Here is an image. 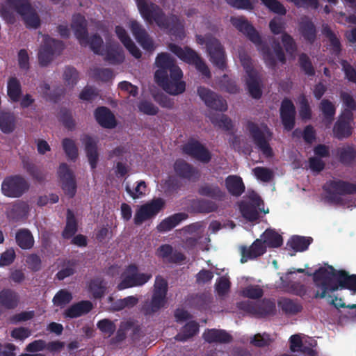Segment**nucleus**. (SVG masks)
Returning a JSON list of instances; mask_svg holds the SVG:
<instances>
[{
    "label": "nucleus",
    "instance_id": "obj_28",
    "mask_svg": "<svg viewBox=\"0 0 356 356\" xmlns=\"http://www.w3.org/2000/svg\"><path fill=\"white\" fill-rule=\"evenodd\" d=\"M115 32L118 39L129 52L136 58H140L142 56L141 51L131 39L127 31L122 26L118 25L115 26Z\"/></svg>",
    "mask_w": 356,
    "mask_h": 356
},
{
    "label": "nucleus",
    "instance_id": "obj_30",
    "mask_svg": "<svg viewBox=\"0 0 356 356\" xmlns=\"http://www.w3.org/2000/svg\"><path fill=\"white\" fill-rule=\"evenodd\" d=\"M94 115L98 124L104 128L113 129L116 126V120L111 110L105 106L95 109Z\"/></svg>",
    "mask_w": 356,
    "mask_h": 356
},
{
    "label": "nucleus",
    "instance_id": "obj_46",
    "mask_svg": "<svg viewBox=\"0 0 356 356\" xmlns=\"http://www.w3.org/2000/svg\"><path fill=\"white\" fill-rule=\"evenodd\" d=\"M78 230V224L75 216L70 209L67 210L66 225L62 232V236L65 239L71 238Z\"/></svg>",
    "mask_w": 356,
    "mask_h": 356
},
{
    "label": "nucleus",
    "instance_id": "obj_37",
    "mask_svg": "<svg viewBox=\"0 0 356 356\" xmlns=\"http://www.w3.org/2000/svg\"><path fill=\"white\" fill-rule=\"evenodd\" d=\"M24 22L26 26L29 29H38L40 27L41 22L36 10L29 4V8L24 9L22 12H17Z\"/></svg>",
    "mask_w": 356,
    "mask_h": 356
},
{
    "label": "nucleus",
    "instance_id": "obj_63",
    "mask_svg": "<svg viewBox=\"0 0 356 356\" xmlns=\"http://www.w3.org/2000/svg\"><path fill=\"white\" fill-rule=\"evenodd\" d=\"M92 76L97 81L107 82L113 78V72L109 68L96 67L92 70Z\"/></svg>",
    "mask_w": 356,
    "mask_h": 356
},
{
    "label": "nucleus",
    "instance_id": "obj_11",
    "mask_svg": "<svg viewBox=\"0 0 356 356\" xmlns=\"http://www.w3.org/2000/svg\"><path fill=\"white\" fill-rule=\"evenodd\" d=\"M238 307L259 317L273 316L276 313L275 301L266 298L257 303H253L250 301L241 302L238 303Z\"/></svg>",
    "mask_w": 356,
    "mask_h": 356
},
{
    "label": "nucleus",
    "instance_id": "obj_42",
    "mask_svg": "<svg viewBox=\"0 0 356 356\" xmlns=\"http://www.w3.org/2000/svg\"><path fill=\"white\" fill-rule=\"evenodd\" d=\"M312 241V237L296 235L288 241L286 245L295 252H304L308 249Z\"/></svg>",
    "mask_w": 356,
    "mask_h": 356
},
{
    "label": "nucleus",
    "instance_id": "obj_23",
    "mask_svg": "<svg viewBox=\"0 0 356 356\" xmlns=\"http://www.w3.org/2000/svg\"><path fill=\"white\" fill-rule=\"evenodd\" d=\"M71 27L76 38L82 47H87L86 39L88 37V23L85 17L81 14L74 15L72 17Z\"/></svg>",
    "mask_w": 356,
    "mask_h": 356
},
{
    "label": "nucleus",
    "instance_id": "obj_3",
    "mask_svg": "<svg viewBox=\"0 0 356 356\" xmlns=\"http://www.w3.org/2000/svg\"><path fill=\"white\" fill-rule=\"evenodd\" d=\"M232 25L243 35H245L257 47L261 53L266 65L275 69L277 66L276 60L268 45L264 42L259 32L254 27L243 17H231Z\"/></svg>",
    "mask_w": 356,
    "mask_h": 356
},
{
    "label": "nucleus",
    "instance_id": "obj_26",
    "mask_svg": "<svg viewBox=\"0 0 356 356\" xmlns=\"http://www.w3.org/2000/svg\"><path fill=\"white\" fill-rule=\"evenodd\" d=\"M266 245L261 239H256L250 247L245 245L241 248V263L244 264L263 255L266 252Z\"/></svg>",
    "mask_w": 356,
    "mask_h": 356
},
{
    "label": "nucleus",
    "instance_id": "obj_47",
    "mask_svg": "<svg viewBox=\"0 0 356 356\" xmlns=\"http://www.w3.org/2000/svg\"><path fill=\"white\" fill-rule=\"evenodd\" d=\"M263 244L269 248H279L282 245V236L275 230L268 229L261 235Z\"/></svg>",
    "mask_w": 356,
    "mask_h": 356
},
{
    "label": "nucleus",
    "instance_id": "obj_48",
    "mask_svg": "<svg viewBox=\"0 0 356 356\" xmlns=\"http://www.w3.org/2000/svg\"><path fill=\"white\" fill-rule=\"evenodd\" d=\"M199 332V324L191 321L188 322L180 332L175 336V339L179 341H186L195 336Z\"/></svg>",
    "mask_w": 356,
    "mask_h": 356
},
{
    "label": "nucleus",
    "instance_id": "obj_34",
    "mask_svg": "<svg viewBox=\"0 0 356 356\" xmlns=\"http://www.w3.org/2000/svg\"><path fill=\"white\" fill-rule=\"evenodd\" d=\"M22 163L24 170L33 179L41 183L46 179V173L40 167L36 165L28 156L22 157Z\"/></svg>",
    "mask_w": 356,
    "mask_h": 356
},
{
    "label": "nucleus",
    "instance_id": "obj_1",
    "mask_svg": "<svg viewBox=\"0 0 356 356\" xmlns=\"http://www.w3.org/2000/svg\"><path fill=\"white\" fill-rule=\"evenodd\" d=\"M307 275H312L314 285L318 288L315 298L331 297L330 293L339 289L356 291V274L350 275L345 270H336L328 265L327 268L320 267L313 274L307 273Z\"/></svg>",
    "mask_w": 356,
    "mask_h": 356
},
{
    "label": "nucleus",
    "instance_id": "obj_8",
    "mask_svg": "<svg viewBox=\"0 0 356 356\" xmlns=\"http://www.w3.org/2000/svg\"><path fill=\"white\" fill-rule=\"evenodd\" d=\"M152 275L151 273H138L136 264H130L122 274V280L118 284V290H123L134 286H140L147 283Z\"/></svg>",
    "mask_w": 356,
    "mask_h": 356
},
{
    "label": "nucleus",
    "instance_id": "obj_56",
    "mask_svg": "<svg viewBox=\"0 0 356 356\" xmlns=\"http://www.w3.org/2000/svg\"><path fill=\"white\" fill-rule=\"evenodd\" d=\"M63 149L67 156L72 161H74L78 157V148L74 141L68 138H65L62 140Z\"/></svg>",
    "mask_w": 356,
    "mask_h": 356
},
{
    "label": "nucleus",
    "instance_id": "obj_61",
    "mask_svg": "<svg viewBox=\"0 0 356 356\" xmlns=\"http://www.w3.org/2000/svg\"><path fill=\"white\" fill-rule=\"evenodd\" d=\"M97 328L107 337H111L116 330V325L115 323L108 318H104L99 321L97 323Z\"/></svg>",
    "mask_w": 356,
    "mask_h": 356
},
{
    "label": "nucleus",
    "instance_id": "obj_5",
    "mask_svg": "<svg viewBox=\"0 0 356 356\" xmlns=\"http://www.w3.org/2000/svg\"><path fill=\"white\" fill-rule=\"evenodd\" d=\"M168 286L167 281L161 275L156 277L152 296L150 300H145L140 309L141 313L150 316L158 312L167 303Z\"/></svg>",
    "mask_w": 356,
    "mask_h": 356
},
{
    "label": "nucleus",
    "instance_id": "obj_41",
    "mask_svg": "<svg viewBox=\"0 0 356 356\" xmlns=\"http://www.w3.org/2000/svg\"><path fill=\"white\" fill-rule=\"evenodd\" d=\"M245 82L250 95L254 99H260L262 95V90L258 72L248 75Z\"/></svg>",
    "mask_w": 356,
    "mask_h": 356
},
{
    "label": "nucleus",
    "instance_id": "obj_25",
    "mask_svg": "<svg viewBox=\"0 0 356 356\" xmlns=\"http://www.w3.org/2000/svg\"><path fill=\"white\" fill-rule=\"evenodd\" d=\"M197 193L202 197H207L214 201L221 202L226 197V193L214 183L204 182L197 188Z\"/></svg>",
    "mask_w": 356,
    "mask_h": 356
},
{
    "label": "nucleus",
    "instance_id": "obj_12",
    "mask_svg": "<svg viewBox=\"0 0 356 356\" xmlns=\"http://www.w3.org/2000/svg\"><path fill=\"white\" fill-rule=\"evenodd\" d=\"M165 202L158 197L141 205L136 211L134 222L136 225H140L145 221L155 216L164 207Z\"/></svg>",
    "mask_w": 356,
    "mask_h": 356
},
{
    "label": "nucleus",
    "instance_id": "obj_55",
    "mask_svg": "<svg viewBox=\"0 0 356 356\" xmlns=\"http://www.w3.org/2000/svg\"><path fill=\"white\" fill-rule=\"evenodd\" d=\"M133 326V323L131 321H122L120 323L116 334L111 339V344H117L122 342L127 337V332Z\"/></svg>",
    "mask_w": 356,
    "mask_h": 356
},
{
    "label": "nucleus",
    "instance_id": "obj_57",
    "mask_svg": "<svg viewBox=\"0 0 356 356\" xmlns=\"http://www.w3.org/2000/svg\"><path fill=\"white\" fill-rule=\"evenodd\" d=\"M72 300V295L66 289L59 290L54 296L52 302L55 306L63 307Z\"/></svg>",
    "mask_w": 356,
    "mask_h": 356
},
{
    "label": "nucleus",
    "instance_id": "obj_35",
    "mask_svg": "<svg viewBox=\"0 0 356 356\" xmlns=\"http://www.w3.org/2000/svg\"><path fill=\"white\" fill-rule=\"evenodd\" d=\"M225 183L227 191L233 196L238 197L245 191V184L239 176L229 175L226 177Z\"/></svg>",
    "mask_w": 356,
    "mask_h": 356
},
{
    "label": "nucleus",
    "instance_id": "obj_32",
    "mask_svg": "<svg viewBox=\"0 0 356 356\" xmlns=\"http://www.w3.org/2000/svg\"><path fill=\"white\" fill-rule=\"evenodd\" d=\"M93 307L89 300H81L73 304L64 312L65 318H74L89 313Z\"/></svg>",
    "mask_w": 356,
    "mask_h": 356
},
{
    "label": "nucleus",
    "instance_id": "obj_33",
    "mask_svg": "<svg viewBox=\"0 0 356 356\" xmlns=\"http://www.w3.org/2000/svg\"><path fill=\"white\" fill-rule=\"evenodd\" d=\"M85 145L86 155L92 170L97 168L99 154L97 152V142L90 136L86 135L82 139Z\"/></svg>",
    "mask_w": 356,
    "mask_h": 356
},
{
    "label": "nucleus",
    "instance_id": "obj_53",
    "mask_svg": "<svg viewBox=\"0 0 356 356\" xmlns=\"http://www.w3.org/2000/svg\"><path fill=\"white\" fill-rule=\"evenodd\" d=\"M76 260H68L66 263L64 264L62 268L56 273V278L59 280H63L66 277L74 275L76 272Z\"/></svg>",
    "mask_w": 356,
    "mask_h": 356
},
{
    "label": "nucleus",
    "instance_id": "obj_43",
    "mask_svg": "<svg viewBox=\"0 0 356 356\" xmlns=\"http://www.w3.org/2000/svg\"><path fill=\"white\" fill-rule=\"evenodd\" d=\"M193 207L195 211L199 213H209L218 209V205L214 201L204 198L194 200Z\"/></svg>",
    "mask_w": 356,
    "mask_h": 356
},
{
    "label": "nucleus",
    "instance_id": "obj_19",
    "mask_svg": "<svg viewBox=\"0 0 356 356\" xmlns=\"http://www.w3.org/2000/svg\"><path fill=\"white\" fill-rule=\"evenodd\" d=\"M247 129L250 132L254 144L261 151L266 157H272L273 151L268 141L266 140L264 133L259 129V126L251 121L247 124Z\"/></svg>",
    "mask_w": 356,
    "mask_h": 356
},
{
    "label": "nucleus",
    "instance_id": "obj_31",
    "mask_svg": "<svg viewBox=\"0 0 356 356\" xmlns=\"http://www.w3.org/2000/svg\"><path fill=\"white\" fill-rule=\"evenodd\" d=\"M203 338L209 343H228L233 339L232 336L226 330L218 329H207L203 333Z\"/></svg>",
    "mask_w": 356,
    "mask_h": 356
},
{
    "label": "nucleus",
    "instance_id": "obj_24",
    "mask_svg": "<svg viewBox=\"0 0 356 356\" xmlns=\"http://www.w3.org/2000/svg\"><path fill=\"white\" fill-rule=\"evenodd\" d=\"M251 202H241L240 204V211L244 218L250 222L258 220L259 214L257 207L263 204L261 198L257 195H253L250 197Z\"/></svg>",
    "mask_w": 356,
    "mask_h": 356
},
{
    "label": "nucleus",
    "instance_id": "obj_6",
    "mask_svg": "<svg viewBox=\"0 0 356 356\" xmlns=\"http://www.w3.org/2000/svg\"><path fill=\"white\" fill-rule=\"evenodd\" d=\"M326 199L332 204L346 206L348 203L341 195L356 194V184L341 179L330 180L323 186Z\"/></svg>",
    "mask_w": 356,
    "mask_h": 356
},
{
    "label": "nucleus",
    "instance_id": "obj_4",
    "mask_svg": "<svg viewBox=\"0 0 356 356\" xmlns=\"http://www.w3.org/2000/svg\"><path fill=\"white\" fill-rule=\"evenodd\" d=\"M195 38L198 44L205 45L207 53L213 65L222 71L226 70V53L220 40L211 33L196 35Z\"/></svg>",
    "mask_w": 356,
    "mask_h": 356
},
{
    "label": "nucleus",
    "instance_id": "obj_2",
    "mask_svg": "<svg viewBox=\"0 0 356 356\" xmlns=\"http://www.w3.org/2000/svg\"><path fill=\"white\" fill-rule=\"evenodd\" d=\"M136 3L140 14L147 22H155L161 29L175 36H184V24L177 15H167L159 6L152 2L147 3L146 0H136Z\"/></svg>",
    "mask_w": 356,
    "mask_h": 356
},
{
    "label": "nucleus",
    "instance_id": "obj_18",
    "mask_svg": "<svg viewBox=\"0 0 356 356\" xmlns=\"http://www.w3.org/2000/svg\"><path fill=\"white\" fill-rule=\"evenodd\" d=\"M182 151L185 154L204 163L211 159L210 151L196 140H189L183 145Z\"/></svg>",
    "mask_w": 356,
    "mask_h": 356
},
{
    "label": "nucleus",
    "instance_id": "obj_39",
    "mask_svg": "<svg viewBox=\"0 0 356 356\" xmlns=\"http://www.w3.org/2000/svg\"><path fill=\"white\" fill-rule=\"evenodd\" d=\"M17 124V118L12 112L0 111V129L6 134L13 133Z\"/></svg>",
    "mask_w": 356,
    "mask_h": 356
},
{
    "label": "nucleus",
    "instance_id": "obj_14",
    "mask_svg": "<svg viewBox=\"0 0 356 356\" xmlns=\"http://www.w3.org/2000/svg\"><path fill=\"white\" fill-rule=\"evenodd\" d=\"M155 63L158 70L155 72V81L163 78L172 73L173 76H178L180 67L175 64V60L168 53L159 54L156 58Z\"/></svg>",
    "mask_w": 356,
    "mask_h": 356
},
{
    "label": "nucleus",
    "instance_id": "obj_10",
    "mask_svg": "<svg viewBox=\"0 0 356 356\" xmlns=\"http://www.w3.org/2000/svg\"><path fill=\"white\" fill-rule=\"evenodd\" d=\"M64 49V43L51 38H45L38 51V62L42 67L47 66L56 54H60Z\"/></svg>",
    "mask_w": 356,
    "mask_h": 356
},
{
    "label": "nucleus",
    "instance_id": "obj_38",
    "mask_svg": "<svg viewBox=\"0 0 356 356\" xmlns=\"http://www.w3.org/2000/svg\"><path fill=\"white\" fill-rule=\"evenodd\" d=\"M277 305L282 312L287 316L296 315L302 310V306L297 300L287 298H280Z\"/></svg>",
    "mask_w": 356,
    "mask_h": 356
},
{
    "label": "nucleus",
    "instance_id": "obj_49",
    "mask_svg": "<svg viewBox=\"0 0 356 356\" xmlns=\"http://www.w3.org/2000/svg\"><path fill=\"white\" fill-rule=\"evenodd\" d=\"M17 245L24 250L31 249L34 245V239L29 229H19L15 236Z\"/></svg>",
    "mask_w": 356,
    "mask_h": 356
},
{
    "label": "nucleus",
    "instance_id": "obj_51",
    "mask_svg": "<svg viewBox=\"0 0 356 356\" xmlns=\"http://www.w3.org/2000/svg\"><path fill=\"white\" fill-rule=\"evenodd\" d=\"M322 33L329 40L334 54L339 55L341 51V44L337 35L327 24L323 25Z\"/></svg>",
    "mask_w": 356,
    "mask_h": 356
},
{
    "label": "nucleus",
    "instance_id": "obj_15",
    "mask_svg": "<svg viewBox=\"0 0 356 356\" xmlns=\"http://www.w3.org/2000/svg\"><path fill=\"white\" fill-rule=\"evenodd\" d=\"M178 76H173L172 73L168 74L156 82L161 86L167 93L172 95H177L183 93L186 90V83L181 81L183 76V73L179 69Z\"/></svg>",
    "mask_w": 356,
    "mask_h": 356
},
{
    "label": "nucleus",
    "instance_id": "obj_9",
    "mask_svg": "<svg viewBox=\"0 0 356 356\" xmlns=\"http://www.w3.org/2000/svg\"><path fill=\"white\" fill-rule=\"evenodd\" d=\"M29 184L21 175L6 177L1 184L2 193L8 197H19L28 189Z\"/></svg>",
    "mask_w": 356,
    "mask_h": 356
},
{
    "label": "nucleus",
    "instance_id": "obj_54",
    "mask_svg": "<svg viewBox=\"0 0 356 356\" xmlns=\"http://www.w3.org/2000/svg\"><path fill=\"white\" fill-rule=\"evenodd\" d=\"M87 46H89L91 50L97 55H104L102 49L104 41L102 38L97 33L88 37L86 39Z\"/></svg>",
    "mask_w": 356,
    "mask_h": 356
},
{
    "label": "nucleus",
    "instance_id": "obj_17",
    "mask_svg": "<svg viewBox=\"0 0 356 356\" xmlns=\"http://www.w3.org/2000/svg\"><path fill=\"white\" fill-rule=\"evenodd\" d=\"M58 177L61 183V188L69 198H73L76 193V182L73 172L68 165L63 163L58 170Z\"/></svg>",
    "mask_w": 356,
    "mask_h": 356
},
{
    "label": "nucleus",
    "instance_id": "obj_36",
    "mask_svg": "<svg viewBox=\"0 0 356 356\" xmlns=\"http://www.w3.org/2000/svg\"><path fill=\"white\" fill-rule=\"evenodd\" d=\"M104 60L111 64H120L124 60V56L122 49L118 44H111L106 45L104 50Z\"/></svg>",
    "mask_w": 356,
    "mask_h": 356
},
{
    "label": "nucleus",
    "instance_id": "obj_27",
    "mask_svg": "<svg viewBox=\"0 0 356 356\" xmlns=\"http://www.w3.org/2000/svg\"><path fill=\"white\" fill-rule=\"evenodd\" d=\"M298 31L304 40L310 44L314 43L317 37V30L311 19L305 17L298 25Z\"/></svg>",
    "mask_w": 356,
    "mask_h": 356
},
{
    "label": "nucleus",
    "instance_id": "obj_16",
    "mask_svg": "<svg viewBox=\"0 0 356 356\" xmlns=\"http://www.w3.org/2000/svg\"><path fill=\"white\" fill-rule=\"evenodd\" d=\"M197 92L207 107L221 112L227 109L226 100L210 89L200 86L197 88Z\"/></svg>",
    "mask_w": 356,
    "mask_h": 356
},
{
    "label": "nucleus",
    "instance_id": "obj_20",
    "mask_svg": "<svg viewBox=\"0 0 356 356\" xmlns=\"http://www.w3.org/2000/svg\"><path fill=\"white\" fill-rule=\"evenodd\" d=\"M129 29L137 42L147 51H153L154 45L145 29L138 22L134 19L129 21Z\"/></svg>",
    "mask_w": 356,
    "mask_h": 356
},
{
    "label": "nucleus",
    "instance_id": "obj_64",
    "mask_svg": "<svg viewBox=\"0 0 356 356\" xmlns=\"http://www.w3.org/2000/svg\"><path fill=\"white\" fill-rule=\"evenodd\" d=\"M63 79L67 85L74 87L78 82L79 72L75 67L67 66L65 69Z\"/></svg>",
    "mask_w": 356,
    "mask_h": 356
},
{
    "label": "nucleus",
    "instance_id": "obj_22",
    "mask_svg": "<svg viewBox=\"0 0 356 356\" xmlns=\"http://www.w3.org/2000/svg\"><path fill=\"white\" fill-rule=\"evenodd\" d=\"M280 112L284 129L288 131H291L295 127L296 114L293 102L288 98H284L281 103Z\"/></svg>",
    "mask_w": 356,
    "mask_h": 356
},
{
    "label": "nucleus",
    "instance_id": "obj_29",
    "mask_svg": "<svg viewBox=\"0 0 356 356\" xmlns=\"http://www.w3.org/2000/svg\"><path fill=\"white\" fill-rule=\"evenodd\" d=\"M188 218V214L185 212L174 213L161 220L156 226V229L159 233L168 232Z\"/></svg>",
    "mask_w": 356,
    "mask_h": 356
},
{
    "label": "nucleus",
    "instance_id": "obj_13",
    "mask_svg": "<svg viewBox=\"0 0 356 356\" xmlns=\"http://www.w3.org/2000/svg\"><path fill=\"white\" fill-rule=\"evenodd\" d=\"M353 113L348 111H342L333 126V136L339 140L350 137L353 133Z\"/></svg>",
    "mask_w": 356,
    "mask_h": 356
},
{
    "label": "nucleus",
    "instance_id": "obj_50",
    "mask_svg": "<svg viewBox=\"0 0 356 356\" xmlns=\"http://www.w3.org/2000/svg\"><path fill=\"white\" fill-rule=\"evenodd\" d=\"M89 291L94 298L100 299L106 293V283L102 278H95L89 284Z\"/></svg>",
    "mask_w": 356,
    "mask_h": 356
},
{
    "label": "nucleus",
    "instance_id": "obj_52",
    "mask_svg": "<svg viewBox=\"0 0 356 356\" xmlns=\"http://www.w3.org/2000/svg\"><path fill=\"white\" fill-rule=\"evenodd\" d=\"M211 122L216 127L225 130L230 131L233 129L232 120L224 114L210 113L209 115Z\"/></svg>",
    "mask_w": 356,
    "mask_h": 356
},
{
    "label": "nucleus",
    "instance_id": "obj_40",
    "mask_svg": "<svg viewBox=\"0 0 356 356\" xmlns=\"http://www.w3.org/2000/svg\"><path fill=\"white\" fill-rule=\"evenodd\" d=\"M19 303V295L10 289H4L0 292V304L8 309H15Z\"/></svg>",
    "mask_w": 356,
    "mask_h": 356
},
{
    "label": "nucleus",
    "instance_id": "obj_44",
    "mask_svg": "<svg viewBox=\"0 0 356 356\" xmlns=\"http://www.w3.org/2000/svg\"><path fill=\"white\" fill-rule=\"evenodd\" d=\"M22 93L20 81L14 76L10 77L7 83V95L12 102H17Z\"/></svg>",
    "mask_w": 356,
    "mask_h": 356
},
{
    "label": "nucleus",
    "instance_id": "obj_60",
    "mask_svg": "<svg viewBox=\"0 0 356 356\" xmlns=\"http://www.w3.org/2000/svg\"><path fill=\"white\" fill-rule=\"evenodd\" d=\"M320 110L325 120L332 121L336 113V108L332 102L326 99H323L320 103Z\"/></svg>",
    "mask_w": 356,
    "mask_h": 356
},
{
    "label": "nucleus",
    "instance_id": "obj_7",
    "mask_svg": "<svg viewBox=\"0 0 356 356\" xmlns=\"http://www.w3.org/2000/svg\"><path fill=\"white\" fill-rule=\"evenodd\" d=\"M169 49L181 60L194 65L196 70L208 79L211 78V74L209 68L202 58L195 50L187 46L182 48L172 43L170 44Z\"/></svg>",
    "mask_w": 356,
    "mask_h": 356
},
{
    "label": "nucleus",
    "instance_id": "obj_45",
    "mask_svg": "<svg viewBox=\"0 0 356 356\" xmlns=\"http://www.w3.org/2000/svg\"><path fill=\"white\" fill-rule=\"evenodd\" d=\"M339 161L345 165L352 164L356 159V147L353 145H348L338 149Z\"/></svg>",
    "mask_w": 356,
    "mask_h": 356
},
{
    "label": "nucleus",
    "instance_id": "obj_62",
    "mask_svg": "<svg viewBox=\"0 0 356 356\" xmlns=\"http://www.w3.org/2000/svg\"><path fill=\"white\" fill-rule=\"evenodd\" d=\"M261 1L264 5L272 13L280 15H285L286 14V9L280 1L277 0Z\"/></svg>",
    "mask_w": 356,
    "mask_h": 356
},
{
    "label": "nucleus",
    "instance_id": "obj_59",
    "mask_svg": "<svg viewBox=\"0 0 356 356\" xmlns=\"http://www.w3.org/2000/svg\"><path fill=\"white\" fill-rule=\"evenodd\" d=\"M298 63L300 69L304 72V73L308 76H313L315 75V70L312 65V63L307 56V54L305 53H302L299 56Z\"/></svg>",
    "mask_w": 356,
    "mask_h": 356
},
{
    "label": "nucleus",
    "instance_id": "obj_21",
    "mask_svg": "<svg viewBox=\"0 0 356 356\" xmlns=\"http://www.w3.org/2000/svg\"><path fill=\"white\" fill-rule=\"evenodd\" d=\"M174 171L179 178L192 182L197 181L200 177V171L183 159H177L175 162Z\"/></svg>",
    "mask_w": 356,
    "mask_h": 356
},
{
    "label": "nucleus",
    "instance_id": "obj_58",
    "mask_svg": "<svg viewBox=\"0 0 356 356\" xmlns=\"http://www.w3.org/2000/svg\"><path fill=\"white\" fill-rule=\"evenodd\" d=\"M59 120L68 130L72 131L74 129L76 123L72 112L70 110L65 108H60L59 112Z\"/></svg>",
    "mask_w": 356,
    "mask_h": 356
}]
</instances>
